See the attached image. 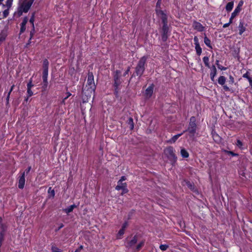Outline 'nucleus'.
<instances>
[{
    "label": "nucleus",
    "mask_w": 252,
    "mask_h": 252,
    "mask_svg": "<svg viewBox=\"0 0 252 252\" xmlns=\"http://www.w3.org/2000/svg\"><path fill=\"white\" fill-rule=\"evenodd\" d=\"M234 52H235V54H233L234 57L235 58H239V50H235Z\"/></svg>",
    "instance_id": "nucleus-51"
},
{
    "label": "nucleus",
    "mask_w": 252,
    "mask_h": 252,
    "mask_svg": "<svg viewBox=\"0 0 252 252\" xmlns=\"http://www.w3.org/2000/svg\"><path fill=\"white\" fill-rule=\"evenodd\" d=\"M33 95V93L32 92V89H27V95L28 96H32Z\"/></svg>",
    "instance_id": "nucleus-47"
},
{
    "label": "nucleus",
    "mask_w": 252,
    "mask_h": 252,
    "mask_svg": "<svg viewBox=\"0 0 252 252\" xmlns=\"http://www.w3.org/2000/svg\"><path fill=\"white\" fill-rule=\"evenodd\" d=\"M210 75L211 80L212 81H214V78H215V76H216V75H214L213 74H212V73H210Z\"/></svg>",
    "instance_id": "nucleus-58"
},
{
    "label": "nucleus",
    "mask_w": 252,
    "mask_h": 252,
    "mask_svg": "<svg viewBox=\"0 0 252 252\" xmlns=\"http://www.w3.org/2000/svg\"><path fill=\"white\" fill-rule=\"evenodd\" d=\"M154 87L155 85L152 83L146 89L144 93V96L146 98L149 99L152 97L154 92Z\"/></svg>",
    "instance_id": "nucleus-9"
},
{
    "label": "nucleus",
    "mask_w": 252,
    "mask_h": 252,
    "mask_svg": "<svg viewBox=\"0 0 252 252\" xmlns=\"http://www.w3.org/2000/svg\"><path fill=\"white\" fill-rule=\"evenodd\" d=\"M28 20V18L27 16H26L24 18L22 23L20 24V34L23 33L26 31V26Z\"/></svg>",
    "instance_id": "nucleus-15"
},
{
    "label": "nucleus",
    "mask_w": 252,
    "mask_h": 252,
    "mask_svg": "<svg viewBox=\"0 0 252 252\" xmlns=\"http://www.w3.org/2000/svg\"><path fill=\"white\" fill-rule=\"evenodd\" d=\"M128 224V222L127 221H126L124 222V223L122 224V229H123L124 230H126V227H127Z\"/></svg>",
    "instance_id": "nucleus-48"
},
{
    "label": "nucleus",
    "mask_w": 252,
    "mask_h": 252,
    "mask_svg": "<svg viewBox=\"0 0 252 252\" xmlns=\"http://www.w3.org/2000/svg\"><path fill=\"white\" fill-rule=\"evenodd\" d=\"M86 88L87 89L86 90L84 89L83 91L85 95L90 97L92 94L94 93L96 89L94 82V76L92 72L89 71L88 73L87 82Z\"/></svg>",
    "instance_id": "nucleus-4"
},
{
    "label": "nucleus",
    "mask_w": 252,
    "mask_h": 252,
    "mask_svg": "<svg viewBox=\"0 0 252 252\" xmlns=\"http://www.w3.org/2000/svg\"><path fill=\"white\" fill-rule=\"evenodd\" d=\"M138 236L137 235H135L130 240L126 242V247L131 248L134 246L137 242Z\"/></svg>",
    "instance_id": "nucleus-14"
},
{
    "label": "nucleus",
    "mask_w": 252,
    "mask_h": 252,
    "mask_svg": "<svg viewBox=\"0 0 252 252\" xmlns=\"http://www.w3.org/2000/svg\"><path fill=\"white\" fill-rule=\"evenodd\" d=\"M122 192L121 193V195H123L126 193H127L128 192V189L127 187H125L124 189H122Z\"/></svg>",
    "instance_id": "nucleus-46"
},
{
    "label": "nucleus",
    "mask_w": 252,
    "mask_h": 252,
    "mask_svg": "<svg viewBox=\"0 0 252 252\" xmlns=\"http://www.w3.org/2000/svg\"><path fill=\"white\" fill-rule=\"evenodd\" d=\"M83 249V246L80 245L78 249H77L75 251H78V252H80L81 250Z\"/></svg>",
    "instance_id": "nucleus-64"
},
{
    "label": "nucleus",
    "mask_w": 252,
    "mask_h": 252,
    "mask_svg": "<svg viewBox=\"0 0 252 252\" xmlns=\"http://www.w3.org/2000/svg\"><path fill=\"white\" fill-rule=\"evenodd\" d=\"M236 145L240 149H244V147H243V143L240 140L237 139Z\"/></svg>",
    "instance_id": "nucleus-30"
},
{
    "label": "nucleus",
    "mask_w": 252,
    "mask_h": 252,
    "mask_svg": "<svg viewBox=\"0 0 252 252\" xmlns=\"http://www.w3.org/2000/svg\"><path fill=\"white\" fill-rule=\"evenodd\" d=\"M5 234L0 233V245H2L3 242L4 240Z\"/></svg>",
    "instance_id": "nucleus-39"
},
{
    "label": "nucleus",
    "mask_w": 252,
    "mask_h": 252,
    "mask_svg": "<svg viewBox=\"0 0 252 252\" xmlns=\"http://www.w3.org/2000/svg\"><path fill=\"white\" fill-rule=\"evenodd\" d=\"M147 56H144L139 59L135 67L134 72L131 77L138 76L140 78L142 77L147 67Z\"/></svg>",
    "instance_id": "nucleus-2"
},
{
    "label": "nucleus",
    "mask_w": 252,
    "mask_h": 252,
    "mask_svg": "<svg viewBox=\"0 0 252 252\" xmlns=\"http://www.w3.org/2000/svg\"><path fill=\"white\" fill-rule=\"evenodd\" d=\"M244 4V1L243 0H241L239 1L238 5L237 6V7H238V8L242 9V7Z\"/></svg>",
    "instance_id": "nucleus-49"
},
{
    "label": "nucleus",
    "mask_w": 252,
    "mask_h": 252,
    "mask_svg": "<svg viewBox=\"0 0 252 252\" xmlns=\"http://www.w3.org/2000/svg\"><path fill=\"white\" fill-rule=\"evenodd\" d=\"M197 126L196 125V119L194 116L190 118L189 122L188 129L184 130V133L188 131L189 132L190 137H193L196 132Z\"/></svg>",
    "instance_id": "nucleus-6"
},
{
    "label": "nucleus",
    "mask_w": 252,
    "mask_h": 252,
    "mask_svg": "<svg viewBox=\"0 0 252 252\" xmlns=\"http://www.w3.org/2000/svg\"><path fill=\"white\" fill-rule=\"evenodd\" d=\"M9 8H7L4 10V11H3V18H6L8 16V15H9Z\"/></svg>",
    "instance_id": "nucleus-42"
},
{
    "label": "nucleus",
    "mask_w": 252,
    "mask_h": 252,
    "mask_svg": "<svg viewBox=\"0 0 252 252\" xmlns=\"http://www.w3.org/2000/svg\"><path fill=\"white\" fill-rule=\"evenodd\" d=\"M164 152L171 164L174 165L177 160L175 149L172 146H168L164 150Z\"/></svg>",
    "instance_id": "nucleus-5"
},
{
    "label": "nucleus",
    "mask_w": 252,
    "mask_h": 252,
    "mask_svg": "<svg viewBox=\"0 0 252 252\" xmlns=\"http://www.w3.org/2000/svg\"><path fill=\"white\" fill-rule=\"evenodd\" d=\"M127 124L129 126L130 130H132L134 128V122L132 118L129 117L127 121Z\"/></svg>",
    "instance_id": "nucleus-27"
},
{
    "label": "nucleus",
    "mask_w": 252,
    "mask_h": 252,
    "mask_svg": "<svg viewBox=\"0 0 252 252\" xmlns=\"http://www.w3.org/2000/svg\"><path fill=\"white\" fill-rule=\"evenodd\" d=\"M10 95V94L8 93L7 95V96H6V105H8L9 104Z\"/></svg>",
    "instance_id": "nucleus-55"
},
{
    "label": "nucleus",
    "mask_w": 252,
    "mask_h": 252,
    "mask_svg": "<svg viewBox=\"0 0 252 252\" xmlns=\"http://www.w3.org/2000/svg\"><path fill=\"white\" fill-rule=\"evenodd\" d=\"M193 41L194 44L195 45V49L196 51V53L197 56H199L201 55L202 53V48H201L199 42V39L197 37V36H195L193 38Z\"/></svg>",
    "instance_id": "nucleus-11"
},
{
    "label": "nucleus",
    "mask_w": 252,
    "mask_h": 252,
    "mask_svg": "<svg viewBox=\"0 0 252 252\" xmlns=\"http://www.w3.org/2000/svg\"><path fill=\"white\" fill-rule=\"evenodd\" d=\"M204 43L205 44V45L207 47H208L209 48H210L211 49L213 48L212 45L211 44V40L209 38H208L206 36V35H205L204 38Z\"/></svg>",
    "instance_id": "nucleus-20"
},
{
    "label": "nucleus",
    "mask_w": 252,
    "mask_h": 252,
    "mask_svg": "<svg viewBox=\"0 0 252 252\" xmlns=\"http://www.w3.org/2000/svg\"><path fill=\"white\" fill-rule=\"evenodd\" d=\"M247 79L248 80L250 84V86L252 89V77L250 76L249 78H247Z\"/></svg>",
    "instance_id": "nucleus-52"
},
{
    "label": "nucleus",
    "mask_w": 252,
    "mask_h": 252,
    "mask_svg": "<svg viewBox=\"0 0 252 252\" xmlns=\"http://www.w3.org/2000/svg\"><path fill=\"white\" fill-rule=\"evenodd\" d=\"M168 248L169 246L166 244H161L159 246L160 249L163 251H166Z\"/></svg>",
    "instance_id": "nucleus-38"
},
{
    "label": "nucleus",
    "mask_w": 252,
    "mask_h": 252,
    "mask_svg": "<svg viewBox=\"0 0 252 252\" xmlns=\"http://www.w3.org/2000/svg\"><path fill=\"white\" fill-rule=\"evenodd\" d=\"M241 10V9H240L238 8V7H236L235 8V9H234V11L231 13V15H232V16H234L235 17L240 13Z\"/></svg>",
    "instance_id": "nucleus-32"
},
{
    "label": "nucleus",
    "mask_w": 252,
    "mask_h": 252,
    "mask_svg": "<svg viewBox=\"0 0 252 252\" xmlns=\"http://www.w3.org/2000/svg\"><path fill=\"white\" fill-rule=\"evenodd\" d=\"M52 252H62V251L54 245H52L51 247Z\"/></svg>",
    "instance_id": "nucleus-37"
},
{
    "label": "nucleus",
    "mask_w": 252,
    "mask_h": 252,
    "mask_svg": "<svg viewBox=\"0 0 252 252\" xmlns=\"http://www.w3.org/2000/svg\"><path fill=\"white\" fill-rule=\"evenodd\" d=\"M32 169L31 166H29L24 172H25V174H28Z\"/></svg>",
    "instance_id": "nucleus-54"
},
{
    "label": "nucleus",
    "mask_w": 252,
    "mask_h": 252,
    "mask_svg": "<svg viewBox=\"0 0 252 252\" xmlns=\"http://www.w3.org/2000/svg\"><path fill=\"white\" fill-rule=\"evenodd\" d=\"M211 134L212 137H213L214 136H215L216 135H218V134L215 130H212Z\"/></svg>",
    "instance_id": "nucleus-62"
},
{
    "label": "nucleus",
    "mask_w": 252,
    "mask_h": 252,
    "mask_svg": "<svg viewBox=\"0 0 252 252\" xmlns=\"http://www.w3.org/2000/svg\"><path fill=\"white\" fill-rule=\"evenodd\" d=\"M250 73L249 71H247L245 73L243 74L242 77L244 78L247 79V78H249L250 76Z\"/></svg>",
    "instance_id": "nucleus-50"
},
{
    "label": "nucleus",
    "mask_w": 252,
    "mask_h": 252,
    "mask_svg": "<svg viewBox=\"0 0 252 252\" xmlns=\"http://www.w3.org/2000/svg\"><path fill=\"white\" fill-rule=\"evenodd\" d=\"M76 205L75 204L71 205L69 206L67 208H65L64 209V212L66 213V214H69L71 212H72L73 210V209L75 208H76Z\"/></svg>",
    "instance_id": "nucleus-22"
},
{
    "label": "nucleus",
    "mask_w": 252,
    "mask_h": 252,
    "mask_svg": "<svg viewBox=\"0 0 252 252\" xmlns=\"http://www.w3.org/2000/svg\"><path fill=\"white\" fill-rule=\"evenodd\" d=\"M184 133V132L179 134H177L173 136L171 139H170L168 142L169 143H174Z\"/></svg>",
    "instance_id": "nucleus-19"
},
{
    "label": "nucleus",
    "mask_w": 252,
    "mask_h": 252,
    "mask_svg": "<svg viewBox=\"0 0 252 252\" xmlns=\"http://www.w3.org/2000/svg\"><path fill=\"white\" fill-rule=\"evenodd\" d=\"M235 18V17L234 16H232V15H231V17L229 19V23L230 24H232V22H233V19Z\"/></svg>",
    "instance_id": "nucleus-61"
},
{
    "label": "nucleus",
    "mask_w": 252,
    "mask_h": 252,
    "mask_svg": "<svg viewBox=\"0 0 252 252\" xmlns=\"http://www.w3.org/2000/svg\"><path fill=\"white\" fill-rule=\"evenodd\" d=\"M218 68L221 70H225L227 69V67L223 66L220 64L219 65V66H218Z\"/></svg>",
    "instance_id": "nucleus-56"
},
{
    "label": "nucleus",
    "mask_w": 252,
    "mask_h": 252,
    "mask_svg": "<svg viewBox=\"0 0 252 252\" xmlns=\"http://www.w3.org/2000/svg\"><path fill=\"white\" fill-rule=\"evenodd\" d=\"M48 193L49 194L50 196L53 198L55 196V191L54 189H52V188L51 187H50L49 189H48Z\"/></svg>",
    "instance_id": "nucleus-33"
},
{
    "label": "nucleus",
    "mask_w": 252,
    "mask_h": 252,
    "mask_svg": "<svg viewBox=\"0 0 252 252\" xmlns=\"http://www.w3.org/2000/svg\"><path fill=\"white\" fill-rule=\"evenodd\" d=\"M122 72L120 70H116L113 73L114 94L116 97H119V94L121 90L120 85L124 82L121 78Z\"/></svg>",
    "instance_id": "nucleus-3"
},
{
    "label": "nucleus",
    "mask_w": 252,
    "mask_h": 252,
    "mask_svg": "<svg viewBox=\"0 0 252 252\" xmlns=\"http://www.w3.org/2000/svg\"><path fill=\"white\" fill-rule=\"evenodd\" d=\"M234 77L232 75H230L229 76V80H228L229 84L230 85H232L234 83Z\"/></svg>",
    "instance_id": "nucleus-43"
},
{
    "label": "nucleus",
    "mask_w": 252,
    "mask_h": 252,
    "mask_svg": "<svg viewBox=\"0 0 252 252\" xmlns=\"http://www.w3.org/2000/svg\"><path fill=\"white\" fill-rule=\"evenodd\" d=\"M33 0H25L21 4L20 7V10L19 12H21L20 14H22V12L27 13L30 9L31 6L33 3Z\"/></svg>",
    "instance_id": "nucleus-8"
},
{
    "label": "nucleus",
    "mask_w": 252,
    "mask_h": 252,
    "mask_svg": "<svg viewBox=\"0 0 252 252\" xmlns=\"http://www.w3.org/2000/svg\"><path fill=\"white\" fill-rule=\"evenodd\" d=\"M14 87H15V85H14V84H13V85H12L11 86V88H10V90H9V92H8V93H9V94H11V92H12V91L13 90V89H14Z\"/></svg>",
    "instance_id": "nucleus-59"
},
{
    "label": "nucleus",
    "mask_w": 252,
    "mask_h": 252,
    "mask_svg": "<svg viewBox=\"0 0 252 252\" xmlns=\"http://www.w3.org/2000/svg\"><path fill=\"white\" fill-rule=\"evenodd\" d=\"M7 230V225L6 223L0 224V233L6 234Z\"/></svg>",
    "instance_id": "nucleus-21"
},
{
    "label": "nucleus",
    "mask_w": 252,
    "mask_h": 252,
    "mask_svg": "<svg viewBox=\"0 0 252 252\" xmlns=\"http://www.w3.org/2000/svg\"><path fill=\"white\" fill-rule=\"evenodd\" d=\"M6 35L5 34H0V43L4 41L6 39Z\"/></svg>",
    "instance_id": "nucleus-44"
},
{
    "label": "nucleus",
    "mask_w": 252,
    "mask_h": 252,
    "mask_svg": "<svg viewBox=\"0 0 252 252\" xmlns=\"http://www.w3.org/2000/svg\"><path fill=\"white\" fill-rule=\"evenodd\" d=\"M239 29V34L241 35L243 32L246 31V28L244 26V23L243 22L240 21L238 26Z\"/></svg>",
    "instance_id": "nucleus-16"
},
{
    "label": "nucleus",
    "mask_w": 252,
    "mask_h": 252,
    "mask_svg": "<svg viewBox=\"0 0 252 252\" xmlns=\"http://www.w3.org/2000/svg\"><path fill=\"white\" fill-rule=\"evenodd\" d=\"M34 15H35L34 13H33L29 20V22L31 24L32 27H33V26H34V18H35Z\"/></svg>",
    "instance_id": "nucleus-35"
},
{
    "label": "nucleus",
    "mask_w": 252,
    "mask_h": 252,
    "mask_svg": "<svg viewBox=\"0 0 252 252\" xmlns=\"http://www.w3.org/2000/svg\"><path fill=\"white\" fill-rule=\"evenodd\" d=\"M33 86L34 85L32 84V78H31L27 84V89H32Z\"/></svg>",
    "instance_id": "nucleus-40"
},
{
    "label": "nucleus",
    "mask_w": 252,
    "mask_h": 252,
    "mask_svg": "<svg viewBox=\"0 0 252 252\" xmlns=\"http://www.w3.org/2000/svg\"><path fill=\"white\" fill-rule=\"evenodd\" d=\"M66 96L64 97V99H67L69 96H70L71 95V94L69 92H67L66 93Z\"/></svg>",
    "instance_id": "nucleus-60"
},
{
    "label": "nucleus",
    "mask_w": 252,
    "mask_h": 252,
    "mask_svg": "<svg viewBox=\"0 0 252 252\" xmlns=\"http://www.w3.org/2000/svg\"><path fill=\"white\" fill-rule=\"evenodd\" d=\"M226 82V78L224 76H220L218 80V83L221 85L223 87V90L226 92L230 91V88L225 85Z\"/></svg>",
    "instance_id": "nucleus-12"
},
{
    "label": "nucleus",
    "mask_w": 252,
    "mask_h": 252,
    "mask_svg": "<svg viewBox=\"0 0 252 252\" xmlns=\"http://www.w3.org/2000/svg\"><path fill=\"white\" fill-rule=\"evenodd\" d=\"M126 178L125 176H123L121 177L120 179L118 181H120L121 182H123V181L126 180Z\"/></svg>",
    "instance_id": "nucleus-57"
},
{
    "label": "nucleus",
    "mask_w": 252,
    "mask_h": 252,
    "mask_svg": "<svg viewBox=\"0 0 252 252\" xmlns=\"http://www.w3.org/2000/svg\"><path fill=\"white\" fill-rule=\"evenodd\" d=\"M34 33H35V28H34V26H33V27H32V29L31 31L30 32V40H32V39L33 38Z\"/></svg>",
    "instance_id": "nucleus-41"
},
{
    "label": "nucleus",
    "mask_w": 252,
    "mask_h": 252,
    "mask_svg": "<svg viewBox=\"0 0 252 252\" xmlns=\"http://www.w3.org/2000/svg\"><path fill=\"white\" fill-rule=\"evenodd\" d=\"M192 27L194 30L198 32H202L204 31L205 27L199 22L194 21L192 24Z\"/></svg>",
    "instance_id": "nucleus-13"
},
{
    "label": "nucleus",
    "mask_w": 252,
    "mask_h": 252,
    "mask_svg": "<svg viewBox=\"0 0 252 252\" xmlns=\"http://www.w3.org/2000/svg\"><path fill=\"white\" fill-rule=\"evenodd\" d=\"M144 241H141L136 246V250L137 251H139L141 249V248L144 246Z\"/></svg>",
    "instance_id": "nucleus-36"
},
{
    "label": "nucleus",
    "mask_w": 252,
    "mask_h": 252,
    "mask_svg": "<svg viewBox=\"0 0 252 252\" xmlns=\"http://www.w3.org/2000/svg\"><path fill=\"white\" fill-rule=\"evenodd\" d=\"M48 85V82H46V83L42 82V86L41 88L43 91H46L47 90Z\"/></svg>",
    "instance_id": "nucleus-45"
},
{
    "label": "nucleus",
    "mask_w": 252,
    "mask_h": 252,
    "mask_svg": "<svg viewBox=\"0 0 252 252\" xmlns=\"http://www.w3.org/2000/svg\"><path fill=\"white\" fill-rule=\"evenodd\" d=\"M125 187H127V184L126 183H123L121 182L120 181H118L117 185L115 187V189L117 190H120L124 189Z\"/></svg>",
    "instance_id": "nucleus-18"
},
{
    "label": "nucleus",
    "mask_w": 252,
    "mask_h": 252,
    "mask_svg": "<svg viewBox=\"0 0 252 252\" xmlns=\"http://www.w3.org/2000/svg\"><path fill=\"white\" fill-rule=\"evenodd\" d=\"M21 175L18 177V188L20 189H23L24 188L25 184V172H21L20 171Z\"/></svg>",
    "instance_id": "nucleus-10"
},
{
    "label": "nucleus",
    "mask_w": 252,
    "mask_h": 252,
    "mask_svg": "<svg viewBox=\"0 0 252 252\" xmlns=\"http://www.w3.org/2000/svg\"><path fill=\"white\" fill-rule=\"evenodd\" d=\"M49 62L46 59L43 60L42 62V80L43 83L48 82V69H49Z\"/></svg>",
    "instance_id": "nucleus-7"
},
{
    "label": "nucleus",
    "mask_w": 252,
    "mask_h": 252,
    "mask_svg": "<svg viewBox=\"0 0 252 252\" xmlns=\"http://www.w3.org/2000/svg\"><path fill=\"white\" fill-rule=\"evenodd\" d=\"M181 155L183 158H188L189 157V154L188 152L184 148L181 149Z\"/></svg>",
    "instance_id": "nucleus-24"
},
{
    "label": "nucleus",
    "mask_w": 252,
    "mask_h": 252,
    "mask_svg": "<svg viewBox=\"0 0 252 252\" xmlns=\"http://www.w3.org/2000/svg\"><path fill=\"white\" fill-rule=\"evenodd\" d=\"M203 61L206 67H210L209 57L205 56L203 58Z\"/></svg>",
    "instance_id": "nucleus-28"
},
{
    "label": "nucleus",
    "mask_w": 252,
    "mask_h": 252,
    "mask_svg": "<svg viewBox=\"0 0 252 252\" xmlns=\"http://www.w3.org/2000/svg\"><path fill=\"white\" fill-rule=\"evenodd\" d=\"M185 182L186 183V185L191 191H195L196 190V189L194 187V184L192 182H191L188 180H185Z\"/></svg>",
    "instance_id": "nucleus-17"
},
{
    "label": "nucleus",
    "mask_w": 252,
    "mask_h": 252,
    "mask_svg": "<svg viewBox=\"0 0 252 252\" xmlns=\"http://www.w3.org/2000/svg\"><path fill=\"white\" fill-rule=\"evenodd\" d=\"M13 1V0H7L5 5L2 3L1 5H2L3 8L6 7L7 8H10L12 6Z\"/></svg>",
    "instance_id": "nucleus-29"
},
{
    "label": "nucleus",
    "mask_w": 252,
    "mask_h": 252,
    "mask_svg": "<svg viewBox=\"0 0 252 252\" xmlns=\"http://www.w3.org/2000/svg\"><path fill=\"white\" fill-rule=\"evenodd\" d=\"M125 232V230L121 228L116 235L117 239H121L122 238V236L124 234Z\"/></svg>",
    "instance_id": "nucleus-25"
},
{
    "label": "nucleus",
    "mask_w": 252,
    "mask_h": 252,
    "mask_svg": "<svg viewBox=\"0 0 252 252\" xmlns=\"http://www.w3.org/2000/svg\"><path fill=\"white\" fill-rule=\"evenodd\" d=\"M210 68L211 69V71L210 73L213 74L214 75H217V68L215 65H212L211 66H210Z\"/></svg>",
    "instance_id": "nucleus-34"
},
{
    "label": "nucleus",
    "mask_w": 252,
    "mask_h": 252,
    "mask_svg": "<svg viewBox=\"0 0 252 252\" xmlns=\"http://www.w3.org/2000/svg\"><path fill=\"white\" fill-rule=\"evenodd\" d=\"M211 134L212 137H213L214 136H215L216 135H218V134L215 130H212Z\"/></svg>",
    "instance_id": "nucleus-63"
},
{
    "label": "nucleus",
    "mask_w": 252,
    "mask_h": 252,
    "mask_svg": "<svg viewBox=\"0 0 252 252\" xmlns=\"http://www.w3.org/2000/svg\"><path fill=\"white\" fill-rule=\"evenodd\" d=\"M161 4V0H158L156 5L155 12L161 21L162 26L160 29L161 40L163 42H166L170 35V29L168 24V16L166 11L160 9Z\"/></svg>",
    "instance_id": "nucleus-1"
},
{
    "label": "nucleus",
    "mask_w": 252,
    "mask_h": 252,
    "mask_svg": "<svg viewBox=\"0 0 252 252\" xmlns=\"http://www.w3.org/2000/svg\"><path fill=\"white\" fill-rule=\"evenodd\" d=\"M213 140L216 143H220L221 141V138L219 134L215 135L213 137Z\"/></svg>",
    "instance_id": "nucleus-31"
},
{
    "label": "nucleus",
    "mask_w": 252,
    "mask_h": 252,
    "mask_svg": "<svg viewBox=\"0 0 252 252\" xmlns=\"http://www.w3.org/2000/svg\"><path fill=\"white\" fill-rule=\"evenodd\" d=\"M233 5H234V2L233 1H230V2H228L226 5V6H225V9L228 12H230L231 11L232 9H233Z\"/></svg>",
    "instance_id": "nucleus-23"
},
{
    "label": "nucleus",
    "mask_w": 252,
    "mask_h": 252,
    "mask_svg": "<svg viewBox=\"0 0 252 252\" xmlns=\"http://www.w3.org/2000/svg\"><path fill=\"white\" fill-rule=\"evenodd\" d=\"M223 152L225 154H227L228 155H230L232 157H238L239 156V154H238L235 153L233 152V151H228L227 150H223Z\"/></svg>",
    "instance_id": "nucleus-26"
},
{
    "label": "nucleus",
    "mask_w": 252,
    "mask_h": 252,
    "mask_svg": "<svg viewBox=\"0 0 252 252\" xmlns=\"http://www.w3.org/2000/svg\"><path fill=\"white\" fill-rule=\"evenodd\" d=\"M64 226V225L63 223H61L60 224V226L55 229V232H57L58 231H59L62 228H63Z\"/></svg>",
    "instance_id": "nucleus-53"
}]
</instances>
